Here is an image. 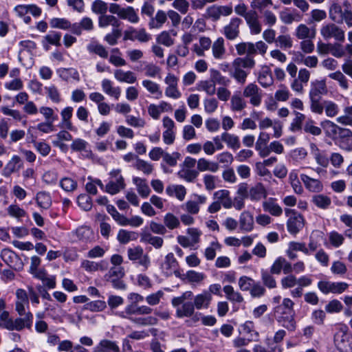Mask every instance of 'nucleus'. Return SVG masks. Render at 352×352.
I'll list each match as a JSON object with an SVG mask.
<instances>
[{
	"label": "nucleus",
	"instance_id": "obj_47",
	"mask_svg": "<svg viewBox=\"0 0 352 352\" xmlns=\"http://www.w3.org/2000/svg\"><path fill=\"white\" fill-rule=\"evenodd\" d=\"M197 169L201 172L209 170L215 173L219 170V165L217 163L209 162L205 158H201L197 161Z\"/></svg>",
	"mask_w": 352,
	"mask_h": 352
},
{
	"label": "nucleus",
	"instance_id": "obj_29",
	"mask_svg": "<svg viewBox=\"0 0 352 352\" xmlns=\"http://www.w3.org/2000/svg\"><path fill=\"white\" fill-rule=\"evenodd\" d=\"M214 199L223 206L225 208H231L232 207V199L230 196V192L228 190H219L213 195Z\"/></svg>",
	"mask_w": 352,
	"mask_h": 352
},
{
	"label": "nucleus",
	"instance_id": "obj_4",
	"mask_svg": "<svg viewBox=\"0 0 352 352\" xmlns=\"http://www.w3.org/2000/svg\"><path fill=\"white\" fill-rule=\"evenodd\" d=\"M333 341L340 352H352V334L344 324H338L335 329Z\"/></svg>",
	"mask_w": 352,
	"mask_h": 352
},
{
	"label": "nucleus",
	"instance_id": "obj_39",
	"mask_svg": "<svg viewBox=\"0 0 352 352\" xmlns=\"http://www.w3.org/2000/svg\"><path fill=\"white\" fill-rule=\"evenodd\" d=\"M222 140L231 149L237 150L241 147L239 138L234 134L224 132L222 133Z\"/></svg>",
	"mask_w": 352,
	"mask_h": 352
},
{
	"label": "nucleus",
	"instance_id": "obj_9",
	"mask_svg": "<svg viewBox=\"0 0 352 352\" xmlns=\"http://www.w3.org/2000/svg\"><path fill=\"white\" fill-rule=\"evenodd\" d=\"M127 256L130 261L133 263L137 262L144 270H147L150 266V258L147 254H144L143 248L140 245L129 248L127 249Z\"/></svg>",
	"mask_w": 352,
	"mask_h": 352
},
{
	"label": "nucleus",
	"instance_id": "obj_1",
	"mask_svg": "<svg viewBox=\"0 0 352 352\" xmlns=\"http://www.w3.org/2000/svg\"><path fill=\"white\" fill-rule=\"evenodd\" d=\"M294 306V302L290 298H285L282 302L276 305L273 309L276 321L290 331L296 329Z\"/></svg>",
	"mask_w": 352,
	"mask_h": 352
},
{
	"label": "nucleus",
	"instance_id": "obj_51",
	"mask_svg": "<svg viewBox=\"0 0 352 352\" xmlns=\"http://www.w3.org/2000/svg\"><path fill=\"white\" fill-rule=\"evenodd\" d=\"M210 78L211 80L215 84H219L223 86H228L230 83V80L226 76L221 75V74L217 69H210Z\"/></svg>",
	"mask_w": 352,
	"mask_h": 352
},
{
	"label": "nucleus",
	"instance_id": "obj_2",
	"mask_svg": "<svg viewBox=\"0 0 352 352\" xmlns=\"http://www.w3.org/2000/svg\"><path fill=\"white\" fill-rule=\"evenodd\" d=\"M326 134L331 138L336 144H338L342 149L352 151V131L346 128H342L331 121H327L324 127Z\"/></svg>",
	"mask_w": 352,
	"mask_h": 352
},
{
	"label": "nucleus",
	"instance_id": "obj_35",
	"mask_svg": "<svg viewBox=\"0 0 352 352\" xmlns=\"http://www.w3.org/2000/svg\"><path fill=\"white\" fill-rule=\"evenodd\" d=\"M273 275L274 274L270 272L268 270H261V281L263 285L270 289H273L277 287L276 280Z\"/></svg>",
	"mask_w": 352,
	"mask_h": 352
},
{
	"label": "nucleus",
	"instance_id": "obj_27",
	"mask_svg": "<svg viewBox=\"0 0 352 352\" xmlns=\"http://www.w3.org/2000/svg\"><path fill=\"white\" fill-rule=\"evenodd\" d=\"M311 202L317 208L327 210L331 205V199L324 194H316L311 197Z\"/></svg>",
	"mask_w": 352,
	"mask_h": 352
},
{
	"label": "nucleus",
	"instance_id": "obj_6",
	"mask_svg": "<svg viewBox=\"0 0 352 352\" xmlns=\"http://www.w3.org/2000/svg\"><path fill=\"white\" fill-rule=\"evenodd\" d=\"M285 215L288 217L287 221V228L289 233L296 235L305 226L304 217L293 209L286 208L285 210Z\"/></svg>",
	"mask_w": 352,
	"mask_h": 352
},
{
	"label": "nucleus",
	"instance_id": "obj_54",
	"mask_svg": "<svg viewBox=\"0 0 352 352\" xmlns=\"http://www.w3.org/2000/svg\"><path fill=\"white\" fill-rule=\"evenodd\" d=\"M120 19L127 20L132 23H137L140 20L135 9L131 6L124 8Z\"/></svg>",
	"mask_w": 352,
	"mask_h": 352
},
{
	"label": "nucleus",
	"instance_id": "obj_45",
	"mask_svg": "<svg viewBox=\"0 0 352 352\" xmlns=\"http://www.w3.org/2000/svg\"><path fill=\"white\" fill-rule=\"evenodd\" d=\"M164 225L166 229L168 228L173 230L180 226V221L175 214L168 212L164 217Z\"/></svg>",
	"mask_w": 352,
	"mask_h": 352
},
{
	"label": "nucleus",
	"instance_id": "obj_5",
	"mask_svg": "<svg viewBox=\"0 0 352 352\" xmlns=\"http://www.w3.org/2000/svg\"><path fill=\"white\" fill-rule=\"evenodd\" d=\"M344 6L342 9L339 3H333L329 8V18L334 22H344L348 28H352V10L350 3L346 1Z\"/></svg>",
	"mask_w": 352,
	"mask_h": 352
},
{
	"label": "nucleus",
	"instance_id": "obj_32",
	"mask_svg": "<svg viewBox=\"0 0 352 352\" xmlns=\"http://www.w3.org/2000/svg\"><path fill=\"white\" fill-rule=\"evenodd\" d=\"M239 223L242 230L250 232L254 228L253 215L250 212H243L240 215Z\"/></svg>",
	"mask_w": 352,
	"mask_h": 352
},
{
	"label": "nucleus",
	"instance_id": "obj_40",
	"mask_svg": "<svg viewBox=\"0 0 352 352\" xmlns=\"http://www.w3.org/2000/svg\"><path fill=\"white\" fill-rule=\"evenodd\" d=\"M212 55L216 59H222L226 53L224 40L222 37L218 38L212 45Z\"/></svg>",
	"mask_w": 352,
	"mask_h": 352
},
{
	"label": "nucleus",
	"instance_id": "obj_57",
	"mask_svg": "<svg viewBox=\"0 0 352 352\" xmlns=\"http://www.w3.org/2000/svg\"><path fill=\"white\" fill-rule=\"evenodd\" d=\"M129 320L132 322L141 325V326H149V325H155L157 324L158 320L157 318L153 316H148V317H133Z\"/></svg>",
	"mask_w": 352,
	"mask_h": 352
},
{
	"label": "nucleus",
	"instance_id": "obj_18",
	"mask_svg": "<svg viewBox=\"0 0 352 352\" xmlns=\"http://www.w3.org/2000/svg\"><path fill=\"white\" fill-rule=\"evenodd\" d=\"M23 165V163L21 157L18 155H14L3 168L2 174L8 177L13 173L19 170Z\"/></svg>",
	"mask_w": 352,
	"mask_h": 352
},
{
	"label": "nucleus",
	"instance_id": "obj_21",
	"mask_svg": "<svg viewBox=\"0 0 352 352\" xmlns=\"http://www.w3.org/2000/svg\"><path fill=\"white\" fill-rule=\"evenodd\" d=\"M300 179L304 183L306 188L310 192H320L322 191L323 185L320 180L313 179L305 174H301Z\"/></svg>",
	"mask_w": 352,
	"mask_h": 352
},
{
	"label": "nucleus",
	"instance_id": "obj_16",
	"mask_svg": "<svg viewBox=\"0 0 352 352\" xmlns=\"http://www.w3.org/2000/svg\"><path fill=\"white\" fill-rule=\"evenodd\" d=\"M242 20L238 17L230 19V23L223 28V34L228 40H234L239 34V26Z\"/></svg>",
	"mask_w": 352,
	"mask_h": 352
},
{
	"label": "nucleus",
	"instance_id": "obj_64",
	"mask_svg": "<svg viewBox=\"0 0 352 352\" xmlns=\"http://www.w3.org/2000/svg\"><path fill=\"white\" fill-rule=\"evenodd\" d=\"M89 51L102 58L108 57V52L104 46L98 42H91L89 45Z\"/></svg>",
	"mask_w": 352,
	"mask_h": 352
},
{
	"label": "nucleus",
	"instance_id": "obj_26",
	"mask_svg": "<svg viewBox=\"0 0 352 352\" xmlns=\"http://www.w3.org/2000/svg\"><path fill=\"white\" fill-rule=\"evenodd\" d=\"M92 352H120V348L116 342L102 340L94 348Z\"/></svg>",
	"mask_w": 352,
	"mask_h": 352
},
{
	"label": "nucleus",
	"instance_id": "obj_38",
	"mask_svg": "<svg viewBox=\"0 0 352 352\" xmlns=\"http://www.w3.org/2000/svg\"><path fill=\"white\" fill-rule=\"evenodd\" d=\"M120 21L113 15L102 14L98 18V25L100 28H104L109 25H112L113 28H119Z\"/></svg>",
	"mask_w": 352,
	"mask_h": 352
},
{
	"label": "nucleus",
	"instance_id": "obj_28",
	"mask_svg": "<svg viewBox=\"0 0 352 352\" xmlns=\"http://www.w3.org/2000/svg\"><path fill=\"white\" fill-rule=\"evenodd\" d=\"M258 81L263 87H268L273 84L274 79L269 67H262L261 71L258 73Z\"/></svg>",
	"mask_w": 352,
	"mask_h": 352
},
{
	"label": "nucleus",
	"instance_id": "obj_58",
	"mask_svg": "<svg viewBox=\"0 0 352 352\" xmlns=\"http://www.w3.org/2000/svg\"><path fill=\"white\" fill-rule=\"evenodd\" d=\"M293 113L295 118L293 119L290 124V130L292 131H298L302 129V124L305 120V116L300 112L294 111Z\"/></svg>",
	"mask_w": 352,
	"mask_h": 352
},
{
	"label": "nucleus",
	"instance_id": "obj_48",
	"mask_svg": "<svg viewBox=\"0 0 352 352\" xmlns=\"http://www.w3.org/2000/svg\"><path fill=\"white\" fill-rule=\"evenodd\" d=\"M133 182L137 186V190L140 195L143 197H147L151 193V189L146 180L140 177L133 178Z\"/></svg>",
	"mask_w": 352,
	"mask_h": 352
},
{
	"label": "nucleus",
	"instance_id": "obj_20",
	"mask_svg": "<svg viewBox=\"0 0 352 352\" xmlns=\"http://www.w3.org/2000/svg\"><path fill=\"white\" fill-rule=\"evenodd\" d=\"M245 21L250 28L252 34H258L261 33L262 28L258 21V16L256 11L250 10L249 15L246 16Z\"/></svg>",
	"mask_w": 352,
	"mask_h": 352
},
{
	"label": "nucleus",
	"instance_id": "obj_41",
	"mask_svg": "<svg viewBox=\"0 0 352 352\" xmlns=\"http://www.w3.org/2000/svg\"><path fill=\"white\" fill-rule=\"evenodd\" d=\"M223 290L228 300L238 303L243 302V297L242 295L239 292L234 291L232 286L229 285H226L223 287Z\"/></svg>",
	"mask_w": 352,
	"mask_h": 352
},
{
	"label": "nucleus",
	"instance_id": "obj_61",
	"mask_svg": "<svg viewBox=\"0 0 352 352\" xmlns=\"http://www.w3.org/2000/svg\"><path fill=\"white\" fill-rule=\"evenodd\" d=\"M122 35V30L119 28H113L110 33H108L104 37V41L110 45H115Z\"/></svg>",
	"mask_w": 352,
	"mask_h": 352
},
{
	"label": "nucleus",
	"instance_id": "obj_33",
	"mask_svg": "<svg viewBox=\"0 0 352 352\" xmlns=\"http://www.w3.org/2000/svg\"><path fill=\"white\" fill-rule=\"evenodd\" d=\"M167 20V13L159 10L155 16H152L148 23L150 29H160Z\"/></svg>",
	"mask_w": 352,
	"mask_h": 352
},
{
	"label": "nucleus",
	"instance_id": "obj_25",
	"mask_svg": "<svg viewBox=\"0 0 352 352\" xmlns=\"http://www.w3.org/2000/svg\"><path fill=\"white\" fill-rule=\"evenodd\" d=\"M114 77L120 82L129 84L135 83L137 80V77L134 72L131 71H124L120 69L114 71Z\"/></svg>",
	"mask_w": 352,
	"mask_h": 352
},
{
	"label": "nucleus",
	"instance_id": "obj_24",
	"mask_svg": "<svg viewBox=\"0 0 352 352\" xmlns=\"http://www.w3.org/2000/svg\"><path fill=\"white\" fill-rule=\"evenodd\" d=\"M263 209L265 212H269L274 217H280L283 213L282 208L276 202V199L270 198L263 202Z\"/></svg>",
	"mask_w": 352,
	"mask_h": 352
},
{
	"label": "nucleus",
	"instance_id": "obj_37",
	"mask_svg": "<svg viewBox=\"0 0 352 352\" xmlns=\"http://www.w3.org/2000/svg\"><path fill=\"white\" fill-rule=\"evenodd\" d=\"M112 82L109 79H104L102 81V91L109 96L118 100L121 94V89L119 87H113Z\"/></svg>",
	"mask_w": 352,
	"mask_h": 352
},
{
	"label": "nucleus",
	"instance_id": "obj_52",
	"mask_svg": "<svg viewBox=\"0 0 352 352\" xmlns=\"http://www.w3.org/2000/svg\"><path fill=\"white\" fill-rule=\"evenodd\" d=\"M328 238L329 243L335 248H338L341 246L345 240L342 234L335 230L331 231L328 234Z\"/></svg>",
	"mask_w": 352,
	"mask_h": 352
},
{
	"label": "nucleus",
	"instance_id": "obj_62",
	"mask_svg": "<svg viewBox=\"0 0 352 352\" xmlns=\"http://www.w3.org/2000/svg\"><path fill=\"white\" fill-rule=\"evenodd\" d=\"M275 43L276 46L283 50L289 49L293 45L292 39L289 34L279 35L276 38Z\"/></svg>",
	"mask_w": 352,
	"mask_h": 352
},
{
	"label": "nucleus",
	"instance_id": "obj_8",
	"mask_svg": "<svg viewBox=\"0 0 352 352\" xmlns=\"http://www.w3.org/2000/svg\"><path fill=\"white\" fill-rule=\"evenodd\" d=\"M349 285L345 282H333L330 280H320L318 283V289L324 294H341L348 289Z\"/></svg>",
	"mask_w": 352,
	"mask_h": 352
},
{
	"label": "nucleus",
	"instance_id": "obj_22",
	"mask_svg": "<svg viewBox=\"0 0 352 352\" xmlns=\"http://www.w3.org/2000/svg\"><path fill=\"white\" fill-rule=\"evenodd\" d=\"M175 316L177 318H190L195 314V307L193 302L188 301L176 307Z\"/></svg>",
	"mask_w": 352,
	"mask_h": 352
},
{
	"label": "nucleus",
	"instance_id": "obj_53",
	"mask_svg": "<svg viewBox=\"0 0 352 352\" xmlns=\"http://www.w3.org/2000/svg\"><path fill=\"white\" fill-rule=\"evenodd\" d=\"M240 333L248 336L249 338L253 340L254 336H258V333L254 329L253 322L248 320L240 327Z\"/></svg>",
	"mask_w": 352,
	"mask_h": 352
},
{
	"label": "nucleus",
	"instance_id": "obj_46",
	"mask_svg": "<svg viewBox=\"0 0 352 352\" xmlns=\"http://www.w3.org/2000/svg\"><path fill=\"white\" fill-rule=\"evenodd\" d=\"M138 236L135 232L121 229L118 233L117 239L120 243L126 244L131 241L137 239Z\"/></svg>",
	"mask_w": 352,
	"mask_h": 352
},
{
	"label": "nucleus",
	"instance_id": "obj_50",
	"mask_svg": "<svg viewBox=\"0 0 352 352\" xmlns=\"http://www.w3.org/2000/svg\"><path fill=\"white\" fill-rule=\"evenodd\" d=\"M199 175L198 170L195 169H190L182 168L180 170L178 171L177 175L179 178L188 182H192Z\"/></svg>",
	"mask_w": 352,
	"mask_h": 352
},
{
	"label": "nucleus",
	"instance_id": "obj_23",
	"mask_svg": "<svg viewBox=\"0 0 352 352\" xmlns=\"http://www.w3.org/2000/svg\"><path fill=\"white\" fill-rule=\"evenodd\" d=\"M266 197V189L261 183L256 184L249 190V199L252 201H258Z\"/></svg>",
	"mask_w": 352,
	"mask_h": 352
},
{
	"label": "nucleus",
	"instance_id": "obj_10",
	"mask_svg": "<svg viewBox=\"0 0 352 352\" xmlns=\"http://www.w3.org/2000/svg\"><path fill=\"white\" fill-rule=\"evenodd\" d=\"M111 179L107 184L106 192L111 195L118 193L125 187L124 180L120 174V170H113L110 172Z\"/></svg>",
	"mask_w": 352,
	"mask_h": 352
},
{
	"label": "nucleus",
	"instance_id": "obj_60",
	"mask_svg": "<svg viewBox=\"0 0 352 352\" xmlns=\"http://www.w3.org/2000/svg\"><path fill=\"white\" fill-rule=\"evenodd\" d=\"M50 25L52 28L68 30L71 27V23L65 18H52L50 21Z\"/></svg>",
	"mask_w": 352,
	"mask_h": 352
},
{
	"label": "nucleus",
	"instance_id": "obj_17",
	"mask_svg": "<svg viewBox=\"0 0 352 352\" xmlns=\"http://www.w3.org/2000/svg\"><path fill=\"white\" fill-rule=\"evenodd\" d=\"M192 300L193 305L196 309H207L211 304L212 296L210 292H206V290H204L201 294L195 296H193Z\"/></svg>",
	"mask_w": 352,
	"mask_h": 352
},
{
	"label": "nucleus",
	"instance_id": "obj_31",
	"mask_svg": "<svg viewBox=\"0 0 352 352\" xmlns=\"http://www.w3.org/2000/svg\"><path fill=\"white\" fill-rule=\"evenodd\" d=\"M140 241L153 246L155 249H160L164 244V239L160 236H153L149 232L141 233Z\"/></svg>",
	"mask_w": 352,
	"mask_h": 352
},
{
	"label": "nucleus",
	"instance_id": "obj_63",
	"mask_svg": "<svg viewBox=\"0 0 352 352\" xmlns=\"http://www.w3.org/2000/svg\"><path fill=\"white\" fill-rule=\"evenodd\" d=\"M313 154L314 156V159L318 164L324 168L328 166L329 163V159L324 151H321L318 148H316V149L313 151Z\"/></svg>",
	"mask_w": 352,
	"mask_h": 352
},
{
	"label": "nucleus",
	"instance_id": "obj_14",
	"mask_svg": "<svg viewBox=\"0 0 352 352\" xmlns=\"http://www.w3.org/2000/svg\"><path fill=\"white\" fill-rule=\"evenodd\" d=\"M151 36L146 32L144 28L135 29L133 27H129L124 32L123 40L124 41H132L135 40L141 43H146L150 41Z\"/></svg>",
	"mask_w": 352,
	"mask_h": 352
},
{
	"label": "nucleus",
	"instance_id": "obj_30",
	"mask_svg": "<svg viewBox=\"0 0 352 352\" xmlns=\"http://www.w3.org/2000/svg\"><path fill=\"white\" fill-rule=\"evenodd\" d=\"M280 19L285 24H291L294 21H300L302 19V15L297 10H294L292 12H289L288 8L280 12Z\"/></svg>",
	"mask_w": 352,
	"mask_h": 352
},
{
	"label": "nucleus",
	"instance_id": "obj_59",
	"mask_svg": "<svg viewBox=\"0 0 352 352\" xmlns=\"http://www.w3.org/2000/svg\"><path fill=\"white\" fill-rule=\"evenodd\" d=\"M133 167L143 172L145 175H150L153 170V166L151 164L140 158H137Z\"/></svg>",
	"mask_w": 352,
	"mask_h": 352
},
{
	"label": "nucleus",
	"instance_id": "obj_12",
	"mask_svg": "<svg viewBox=\"0 0 352 352\" xmlns=\"http://www.w3.org/2000/svg\"><path fill=\"white\" fill-rule=\"evenodd\" d=\"M243 97L249 98L251 104L258 107L262 102L263 91L256 84L251 82L244 87Z\"/></svg>",
	"mask_w": 352,
	"mask_h": 352
},
{
	"label": "nucleus",
	"instance_id": "obj_19",
	"mask_svg": "<svg viewBox=\"0 0 352 352\" xmlns=\"http://www.w3.org/2000/svg\"><path fill=\"white\" fill-rule=\"evenodd\" d=\"M327 91L324 80H315L311 83L309 96L314 98H322V96L327 94Z\"/></svg>",
	"mask_w": 352,
	"mask_h": 352
},
{
	"label": "nucleus",
	"instance_id": "obj_42",
	"mask_svg": "<svg viewBox=\"0 0 352 352\" xmlns=\"http://www.w3.org/2000/svg\"><path fill=\"white\" fill-rule=\"evenodd\" d=\"M242 96L234 94L230 99V108L233 111H241L247 107V102Z\"/></svg>",
	"mask_w": 352,
	"mask_h": 352
},
{
	"label": "nucleus",
	"instance_id": "obj_55",
	"mask_svg": "<svg viewBox=\"0 0 352 352\" xmlns=\"http://www.w3.org/2000/svg\"><path fill=\"white\" fill-rule=\"evenodd\" d=\"M329 77L334 80L338 82L341 88L347 90L349 88V80L346 77L340 72L337 71L329 74Z\"/></svg>",
	"mask_w": 352,
	"mask_h": 352
},
{
	"label": "nucleus",
	"instance_id": "obj_49",
	"mask_svg": "<svg viewBox=\"0 0 352 352\" xmlns=\"http://www.w3.org/2000/svg\"><path fill=\"white\" fill-rule=\"evenodd\" d=\"M57 74L65 81L71 79L78 80L79 78L78 72L74 68H60L57 70Z\"/></svg>",
	"mask_w": 352,
	"mask_h": 352
},
{
	"label": "nucleus",
	"instance_id": "obj_3",
	"mask_svg": "<svg viewBox=\"0 0 352 352\" xmlns=\"http://www.w3.org/2000/svg\"><path fill=\"white\" fill-rule=\"evenodd\" d=\"M255 60L250 57H238L235 58L231 65L230 76L233 78L238 84L244 85L250 70L255 66Z\"/></svg>",
	"mask_w": 352,
	"mask_h": 352
},
{
	"label": "nucleus",
	"instance_id": "obj_7",
	"mask_svg": "<svg viewBox=\"0 0 352 352\" xmlns=\"http://www.w3.org/2000/svg\"><path fill=\"white\" fill-rule=\"evenodd\" d=\"M320 32L325 40L334 38L337 41L344 42L345 39L344 30L334 23H324L321 26Z\"/></svg>",
	"mask_w": 352,
	"mask_h": 352
},
{
	"label": "nucleus",
	"instance_id": "obj_36",
	"mask_svg": "<svg viewBox=\"0 0 352 352\" xmlns=\"http://www.w3.org/2000/svg\"><path fill=\"white\" fill-rule=\"evenodd\" d=\"M295 36L301 40L311 39L316 36L315 30H311L305 24H300L296 29Z\"/></svg>",
	"mask_w": 352,
	"mask_h": 352
},
{
	"label": "nucleus",
	"instance_id": "obj_56",
	"mask_svg": "<svg viewBox=\"0 0 352 352\" xmlns=\"http://www.w3.org/2000/svg\"><path fill=\"white\" fill-rule=\"evenodd\" d=\"M142 85L149 93L157 95V98L162 97V92L157 83L150 80H144L142 81Z\"/></svg>",
	"mask_w": 352,
	"mask_h": 352
},
{
	"label": "nucleus",
	"instance_id": "obj_13",
	"mask_svg": "<svg viewBox=\"0 0 352 352\" xmlns=\"http://www.w3.org/2000/svg\"><path fill=\"white\" fill-rule=\"evenodd\" d=\"M33 322V315L28 311L25 314V318H17L14 320H10L5 323L4 328L10 330L21 331L24 327L31 328Z\"/></svg>",
	"mask_w": 352,
	"mask_h": 352
},
{
	"label": "nucleus",
	"instance_id": "obj_15",
	"mask_svg": "<svg viewBox=\"0 0 352 352\" xmlns=\"http://www.w3.org/2000/svg\"><path fill=\"white\" fill-rule=\"evenodd\" d=\"M179 264L173 253H168L166 257L164 263L162 265V270L166 276H170L175 274L176 277H180V272L178 270Z\"/></svg>",
	"mask_w": 352,
	"mask_h": 352
},
{
	"label": "nucleus",
	"instance_id": "obj_34",
	"mask_svg": "<svg viewBox=\"0 0 352 352\" xmlns=\"http://www.w3.org/2000/svg\"><path fill=\"white\" fill-rule=\"evenodd\" d=\"M166 192L170 197L175 196L179 201H183L186 195V189L182 185H169L166 188Z\"/></svg>",
	"mask_w": 352,
	"mask_h": 352
},
{
	"label": "nucleus",
	"instance_id": "obj_43",
	"mask_svg": "<svg viewBox=\"0 0 352 352\" xmlns=\"http://www.w3.org/2000/svg\"><path fill=\"white\" fill-rule=\"evenodd\" d=\"M194 51L199 56H204V51L208 50L212 47V41L210 38L201 36L199 38V45H194Z\"/></svg>",
	"mask_w": 352,
	"mask_h": 352
},
{
	"label": "nucleus",
	"instance_id": "obj_11",
	"mask_svg": "<svg viewBox=\"0 0 352 352\" xmlns=\"http://www.w3.org/2000/svg\"><path fill=\"white\" fill-rule=\"evenodd\" d=\"M0 256L6 265L15 271L19 272L23 270V263L19 256L14 251L8 248L3 249Z\"/></svg>",
	"mask_w": 352,
	"mask_h": 352
},
{
	"label": "nucleus",
	"instance_id": "obj_44",
	"mask_svg": "<svg viewBox=\"0 0 352 352\" xmlns=\"http://www.w3.org/2000/svg\"><path fill=\"white\" fill-rule=\"evenodd\" d=\"M38 206L43 209H48L52 205V199L50 193L45 191L38 192L36 195Z\"/></svg>",
	"mask_w": 352,
	"mask_h": 352
}]
</instances>
